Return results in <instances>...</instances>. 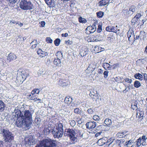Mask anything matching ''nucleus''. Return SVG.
<instances>
[{"mask_svg": "<svg viewBox=\"0 0 147 147\" xmlns=\"http://www.w3.org/2000/svg\"><path fill=\"white\" fill-rule=\"evenodd\" d=\"M32 122L27 121L22 117H18L15 122V125L18 127H22L23 125L24 127H29L32 124Z\"/></svg>", "mask_w": 147, "mask_h": 147, "instance_id": "f257e3e1", "label": "nucleus"}, {"mask_svg": "<svg viewBox=\"0 0 147 147\" xmlns=\"http://www.w3.org/2000/svg\"><path fill=\"white\" fill-rule=\"evenodd\" d=\"M1 132L6 141H11L14 139V134L8 129H2Z\"/></svg>", "mask_w": 147, "mask_h": 147, "instance_id": "f03ea898", "label": "nucleus"}, {"mask_svg": "<svg viewBox=\"0 0 147 147\" xmlns=\"http://www.w3.org/2000/svg\"><path fill=\"white\" fill-rule=\"evenodd\" d=\"M20 8L24 10L32 9L33 5L29 0H22L20 3Z\"/></svg>", "mask_w": 147, "mask_h": 147, "instance_id": "7ed1b4c3", "label": "nucleus"}, {"mask_svg": "<svg viewBox=\"0 0 147 147\" xmlns=\"http://www.w3.org/2000/svg\"><path fill=\"white\" fill-rule=\"evenodd\" d=\"M40 144L43 147H56L57 146L56 141L50 138L43 140Z\"/></svg>", "mask_w": 147, "mask_h": 147, "instance_id": "20e7f679", "label": "nucleus"}, {"mask_svg": "<svg viewBox=\"0 0 147 147\" xmlns=\"http://www.w3.org/2000/svg\"><path fill=\"white\" fill-rule=\"evenodd\" d=\"M32 115L29 110H25L24 112L23 115H22V117L27 121L32 122Z\"/></svg>", "mask_w": 147, "mask_h": 147, "instance_id": "39448f33", "label": "nucleus"}, {"mask_svg": "<svg viewBox=\"0 0 147 147\" xmlns=\"http://www.w3.org/2000/svg\"><path fill=\"white\" fill-rule=\"evenodd\" d=\"M52 133L55 138H59L62 137L63 134V131L57 129H52Z\"/></svg>", "mask_w": 147, "mask_h": 147, "instance_id": "423d86ee", "label": "nucleus"}, {"mask_svg": "<svg viewBox=\"0 0 147 147\" xmlns=\"http://www.w3.org/2000/svg\"><path fill=\"white\" fill-rule=\"evenodd\" d=\"M70 82L68 80L63 79H60L57 82V84L58 86H67Z\"/></svg>", "mask_w": 147, "mask_h": 147, "instance_id": "0eeeda50", "label": "nucleus"}, {"mask_svg": "<svg viewBox=\"0 0 147 147\" xmlns=\"http://www.w3.org/2000/svg\"><path fill=\"white\" fill-rule=\"evenodd\" d=\"M124 142V140L123 139L120 140H116L113 139V140L109 144V145H110L111 144L113 143V146H120L123 144Z\"/></svg>", "mask_w": 147, "mask_h": 147, "instance_id": "6e6552de", "label": "nucleus"}, {"mask_svg": "<svg viewBox=\"0 0 147 147\" xmlns=\"http://www.w3.org/2000/svg\"><path fill=\"white\" fill-rule=\"evenodd\" d=\"M24 143L25 144L28 145H31L35 143L34 140L32 137L30 138H26L24 139Z\"/></svg>", "mask_w": 147, "mask_h": 147, "instance_id": "1a4fd4ad", "label": "nucleus"}, {"mask_svg": "<svg viewBox=\"0 0 147 147\" xmlns=\"http://www.w3.org/2000/svg\"><path fill=\"white\" fill-rule=\"evenodd\" d=\"M88 49L86 47H81L80 51V54L82 57L86 55L88 53Z\"/></svg>", "mask_w": 147, "mask_h": 147, "instance_id": "9d476101", "label": "nucleus"}, {"mask_svg": "<svg viewBox=\"0 0 147 147\" xmlns=\"http://www.w3.org/2000/svg\"><path fill=\"white\" fill-rule=\"evenodd\" d=\"M96 124V123L94 121H90L86 123V125L87 128L90 129L95 128Z\"/></svg>", "mask_w": 147, "mask_h": 147, "instance_id": "9b49d317", "label": "nucleus"}, {"mask_svg": "<svg viewBox=\"0 0 147 147\" xmlns=\"http://www.w3.org/2000/svg\"><path fill=\"white\" fill-rule=\"evenodd\" d=\"M80 131L78 129H66V132H67L68 135L69 136H74L76 134V133H78Z\"/></svg>", "mask_w": 147, "mask_h": 147, "instance_id": "f8f14e48", "label": "nucleus"}, {"mask_svg": "<svg viewBox=\"0 0 147 147\" xmlns=\"http://www.w3.org/2000/svg\"><path fill=\"white\" fill-rule=\"evenodd\" d=\"M86 30L87 32H88V31L90 33H93L96 30V27L95 25H93L92 26H89L88 27Z\"/></svg>", "mask_w": 147, "mask_h": 147, "instance_id": "ddd939ff", "label": "nucleus"}, {"mask_svg": "<svg viewBox=\"0 0 147 147\" xmlns=\"http://www.w3.org/2000/svg\"><path fill=\"white\" fill-rule=\"evenodd\" d=\"M17 58L16 56L13 53H10L7 57V61L10 62L11 61L15 60Z\"/></svg>", "mask_w": 147, "mask_h": 147, "instance_id": "4468645a", "label": "nucleus"}, {"mask_svg": "<svg viewBox=\"0 0 147 147\" xmlns=\"http://www.w3.org/2000/svg\"><path fill=\"white\" fill-rule=\"evenodd\" d=\"M37 53L39 56L41 57H43L48 55V53L47 52L42 51L40 49H39Z\"/></svg>", "mask_w": 147, "mask_h": 147, "instance_id": "2eb2a0df", "label": "nucleus"}, {"mask_svg": "<svg viewBox=\"0 0 147 147\" xmlns=\"http://www.w3.org/2000/svg\"><path fill=\"white\" fill-rule=\"evenodd\" d=\"M95 69V67L94 65L93 64L89 65L88 67L86 70L87 73H90L93 71Z\"/></svg>", "mask_w": 147, "mask_h": 147, "instance_id": "dca6fc26", "label": "nucleus"}, {"mask_svg": "<svg viewBox=\"0 0 147 147\" xmlns=\"http://www.w3.org/2000/svg\"><path fill=\"white\" fill-rule=\"evenodd\" d=\"M136 9V7L135 6L132 5L130 6L128 10V13L130 16L135 12Z\"/></svg>", "mask_w": 147, "mask_h": 147, "instance_id": "f3484780", "label": "nucleus"}, {"mask_svg": "<svg viewBox=\"0 0 147 147\" xmlns=\"http://www.w3.org/2000/svg\"><path fill=\"white\" fill-rule=\"evenodd\" d=\"M69 143L70 144H75L77 142V139L75 136H69Z\"/></svg>", "mask_w": 147, "mask_h": 147, "instance_id": "a211bd4d", "label": "nucleus"}, {"mask_svg": "<svg viewBox=\"0 0 147 147\" xmlns=\"http://www.w3.org/2000/svg\"><path fill=\"white\" fill-rule=\"evenodd\" d=\"M46 69L44 68H42L40 69L37 72L38 75L40 76L41 75L47 74Z\"/></svg>", "mask_w": 147, "mask_h": 147, "instance_id": "6ab92c4d", "label": "nucleus"}, {"mask_svg": "<svg viewBox=\"0 0 147 147\" xmlns=\"http://www.w3.org/2000/svg\"><path fill=\"white\" fill-rule=\"evenodd\" d=\"M106 139L107 140L106 137L100 139L98 140L97 143L100 146H102L107 142Z\"/></svg>", "mask_w": 147, "mask_h": 147, "instance_id": "aec40b11", "label": "nucleus"}, {"mask_svg": "<svg viewBox=\"0 0 147 147\" xmlns=\"http://www.w3.org/2000/svg\"><path fill=\"white\" fill-rule=\"evenodd\" d=\"M141 16V14L140 13L136 14V16L131 20V22L135 24L138 21V19Z\"/></svg>", "mask_w": 147, "mask_h": 147, "instance_id": "412c9836", "label": "nucleus"}, {"mask_svg": "<svg viewBox=\"0 0 147 147\" xmlns=\"http://www.w3.org/2000/svg\"><path fill=\"white\" fill-rule=\"evenodd\" d=\"M109 0H102L98 3L99 6H102L106 5L109 2Z\"/></svg>", "mask_w": 147, "mask_h": 147, "instance_id": "4be33fe9", "label": "nucleus"}, {"mask_svg": "<svg viewBox=\"0 0 147 147\" xmlns=\"http://www.w3.org/2000/svg\"><path fill=\"white\" fill-rule=\"evenodd\" d=\"M127 36L129 40V38L131 36L134 37V31L132 29H130L127 32Z\"/></svg>", "mask_w": 147, "mask_h": 147, "instance_id": "5701e85b", "label": "nucleus"}, {"mask_svg": "<svg viewBox=\"0 0 147 147\" xmlns=\"http://www.w3.org/2000/svg\"><path fill=\"white\" fill-rule=\"evenodd\" d=\"M61 63L60 59L59 58L55 59L53 61L54 65L57 66H61Z\"/></svg>", "mask_w": 147, "mask_h": 147, "instance_id": "b1692460", "label": "nucleus"}, {"mask_svg": "<svg viewBox=\"0 0 147 147\" xmlns=\"http://www.w3.org/2000/svg\"><path fill=\"white\" fill-rule=\"evenodd\" d=\"M72 101L71 98L69 97H66L64 100V102L67 105H69Z\"/></svg>", "mask_w": 147, "mask_h": 147, "instance_id": "393cba45", "label": "nucleus"}, {"mask_svg": "<svg viewBox=\"0 0 147 147\" xmlns=\"http://www.w3.org/2000/svg\"><path fill=\"white\" fill-rule=\"evenodd\" d=\"M5 105L4 102L2 100H0V111H3L5 109Z\"/></svg>", "mask_w": 147, "mask_h": 147, "instance_id": "a878e982", "label": "nucleus"}, {"mask_svg": "<svg viewBox=\"0 0 147 147\" xmlns=\"http://www.w3.org/2000/svg\"><path fill=\"white\" fill-rule=\"evenodd\" d=\"M102 66L105 70H107V69L109 70H110L111 69V66L110 65L107 63H103Z\"/></svg>", "mask_w": 147, "mask_h": 147, "instance_id": "bb28decb", "label": "nucleus"}, {"mask_svg": "<svg viewBox=\"0 0 147 147\" xmlns=\"http://www.w3.org/2000/svg\"><path fill=\"white\" fill-rule=\"evenodd\" d=\"M14 112L16 114L15 116H17V118L18 117H22L21 112L19 109H15Z\"/></svg>", "mask_w": 147, "mask_h": 147, "instance_id": "cd10ccee", "label": "nucleus"}, {"mask_svg": "<svg viewBox=\"0 0 147 147\" xmlns=\"http://www.w3.org/2000/svg\"><path fill=\"white\" fill-rule=\"evenodd\" d=\"M52 129L50 127L45 128L44 130V133L46 135H48L50 132H52Z\"/></svg>", "mask_w": 147, "mask_h": 147, "instance_id": "c85d7f7f", "label": "nucleus"}, {"mask_svg": "<svg viewBox=\"0 0 147 147\" xmlns=\"http://www.w3.org/2000/svg\"><path fill=\"white\" fill-rule=\"evenodd\" d=\"M30 44L32 45L31 48L32 49L35 48L38 45V42L36 40H34L30 43Z\"/></svg>", "mask_w": 147, "mask_h": 147, "instance_id": "c756f323", "label": "nucleus"}, {"mask_svg": "<svg viewBox=\"0 0 147 147\" xmlns=\"http://www.w3.org/2000/svg\"><path fill=\"white\" fill-rule=\"evenodd\" d=\"M135 78L139 80H142L143 78V76L140 73H136L134 76Z\"/></svg>", "mask_w": 147, "mask_h": 147, "instance_id": "7c9ffc66", "label": "nucleus"}, {"mask_svg": "<svg viewBox=\"0 0 147 147\" xmlns=\"http://www.w3.org/2000/svg\"><path fill=\"white\" fill-rule=\"evenodd\" d=\"M28 98L30 100H33L35 99V97L36 96L35 95L33 94V93H32V92H31V94L30 95H27Z\"/></svg>", "mask_w": 147, "mask_h": 147, "instance_id": "2f4dec72", "label": "nucleus"}, {"mask_svg": "<svg viewBox=\"0 0 147 147\" xmlns=\"http://www.w3.org/2000/svg\"><path fill=\"white\" fill-rule=\"evenodd\" d=\"M133 143V140H130L125 142L126 145L127 147H132L133 145L132 144Z\"/></svg>", "mask_w": 147, "mask_h": 147, "instance_id": "473e14b6", "label": "nucleus"}, {"mask_svg": "<svg viewBox=\"0 0 147 147\" xmlns=\"http://www.w3.org/2000/svg\"><path fill=\"white\" fill-rule=\"evenodd\" d=\"M56 55L57 56V58L59 59H61L63 58V55L62 52L60 51H57Z\"/></svg>", "mask_w": 147, "mask_h": 147, "instance_id": "72a5a7b5", "label": "nucleus"}, {"mask_svg": "<svg viewBox=\"0 0 147 147\" xmlns=\"http://www.w3.org/2000/svg\"><path fill=\"white\" fill-rule=\"evenodd\" d=\"M140 37L141 39H144L146 38V32L144 31H141L140 32Z\"/></svg>", "mask_w": 147, "mask_h": 147, "instance_id": "f704fd0d", "label": "nucleus"}, {"mask_svg": "<svg viewBox=\"0 0 147 147\" xmlns=\"http://www.w3.org/2000/svg\"><path fill=\"white\" fill-rule=\"evenodd\" d=\"M11 141H6L4 143V147H11L12 144L11 143Z\"/></svg>", "mask_w": 147, "mask_h": 147, "instance_id": "c9c22d12", "label": "nucleus"}, {"mask_svg": "<svg viewBox=\"0 0 147 147\" xmlns=\"http://www.w3.org/2000/svg\"><path fill=\"white\" fill-rule=\"evenodd\" d=\"M105 123L107 126L110 125L112 124L111 120L109 119H106L104 121Z\"/></svg>", "mask_w": 147, "mask_h": 147, "instance_id": "e433bc0d", "label": "nucleus"}, {"mask_svg": "<svg viewBox=\"0 0 147 147\" xmlns=\"http://www.w3.org/2000/svg\"><path fill=\"white\" fill-rule=\"evenodd\" d=\"M58 130H60L61 131H63V125L61 123H58V126L56 129Z\"/></svg>", "mask_w": 147, "mask_h": 147, "instance_id": "4c0bfd02", "label": "nucleus"}, {"mask_svg": "<svg viewBox=\"0 0 147 147\" xmlns=\"http://www.w3.org/2000/svg\"><path fill=\"white\" fill-rule=\"evenodd\" d=\"M21 77L24 80L26 79L27 77V74L25 73L24 71H22L21 72Z\"/></svg>", "mask_w": 147, "mask_h": 147, "instance_id": "58836bf2", "label": "nucleus"}, {"mask_svg": "<svg viewBox=\"0 0 147 147\" xmlns=\"http://www.w3.org/2000/svg\"><path fill=\"white\" fill-rule=\"evenodd\" d=\"M118 28V26H116V27L111 26V32H115L116 33H117V30Z\"/></svg>", "mask_w": 147, "mask_h": 147, "instance_id": "ea45409f", "label": "nucleus"}, {"mask_svg": "<svg viewBox=\"0 0 147 147\" xmlns=\"http://www.w3.org/2000/svg\"><path fill=\"white\" fill-rule=\"evenodd\" d=\"M134 86L136 88H138L141 86V84L139 82L136 80L134 82Z\"/></svg>", "mask_w": 147, "mask_h": 147, "instance_id": "a19ab883", "label": "nucleus"}, {"mask_svg": "<svg viewBox=\"0 0 147 147\" xmlns=\"http://www.w3.org/2000/svg\"><path fill=\"white\" fill-rule=\"evenodd\" d=\"M79 21L80 22L82 23H85L87 22V20L86 19L81 17L79 18Z\"/></svg>", "mask_w": 147, "mask_h": 147, "instance_id": "79ce46f5", "label": "nucleus"}, {"mask_svg": "<svg viewBox=\"0 0 147 147\" xmlns=\"http://www.w3.org/2000/svg\"><path fill=\"white\" fill-rule=\"evenodd\" d=\"M70 125L72 127H74L76 124V121L74 120H70L69 121Z\"/></svg>", "mask_w": 147, "mask_h": 147, "instance_id": "37998d69", "label": "nucleus"}, {"mask_svg": "<svg viewBox=\"0 0 147 147\" xmlns=\"http://www.w3.org/2000/svg\"><path fill=\"white\" fill-rule=\"evenodd\" d=\"M61 40L59 38H57L54 41V42L55 45L56 46H58L59 45Z\"/></svg>", "mask_w": 147, "mask_h": 147, "instance_id": "c03bdc74", "label": "nucleus"}, {"mask_svg": "<svg viewBox=\"0 0 147 147\" xmlns=\"http://www.w3.org/2000/svg\"><path fill=\"white\" fill-rule=\"evenodd\" d=\"M123 79L120 77H118L115 78V81L118 83L122 82V79Z\"/></svg>", "mask_w": 147, "mask_h": 147, "instance_id": "a18cd8bd", "label": "nucleus"}, {"mask_svg": "<svg viewBox=\"0 0 147 147\" xmlns=\"http://www.w3.org/2000/svg\"><path fill=\"white\" fill-rule=\"evenodd\" d=\"M97 17L99 18L102 17L104 15V13L102 11H99L96 13Z\"/></svg>", "mask_w": 147, "mask_h": 147, "instance_id": "49530a36", "label": "nucleus"}, {"mask_svg": "<svg viewBox=\"0 0 147 147\" xmlns=\"http://www.w3.org/2000/svg\"><path fill=\"white\" fill-rule=\"evenodd\" d=\"M95 93L92 91H90L89 94V95L92 98H95V97H96L95 95Z\"/></svg>", "mask_w": 147, "mask_h": 147, "instance_id": "de8ad7c7", "label": "nucleus"}, {"mask_svg": "<svg viewBox=\"0 0 147 147\" xmlns=\"http://www.w3.org/2000/svg\"><path fill=\"white\" fill-rule=\"evenodd\" d=\"M123 13L125 16H130L129 14V11L127 9H124L123 11Z\"/></svg>", "mask_w": 147, "mask_h": 147, "instance_id": "09e8293b", "label": "nucleus"}, {"mask_svg": "<svg viewBox=\"0 0 147 147\" xmlns=\"http://www.w3.org/2000/svg\"><path fill=\"white\" fill-rule=\"evenodd\" d=\"M141 140L140 138H139L137 140L136 142V145L138 147H139L140 146V145H141Z\"/></svg>", "mask_w": 147, "mask_h": 147, "instance_id": "8fccbe9b", "label": "nucleus"}, {"mask_svg": "<svg viewBox=\"0 0 147 147\" xmlns=\"http://www.w3.org/2000/svg\"><path fill=\"white\" fill-rule=\"evenodd\" d=\"M94 50L96 51H98V49H100V51L101 52L102 51L104 50V49L102 47H100L98 46H96L94 48Z\"/></svg>", "mask_w": 147, "mask_h": 147, "instance_id": "3c124183", "label": "nucleus"}, {"mask_svg": "<svg viewBox=\"0 0 147 147\" xmlns=\"http://www.w3.org/2000/svg\"><path fill=\"white\" fill-rule=\"evenodd\" d=\"M74 111L75 113L79 114L81 113V110L79 108H76L74 109Z\"/></svg>", "mask_w": 147, "mask_h": 147, "instance_id": "603ef678", "label": "nucleus"}, {"mask_svg": "<svg viewBox=\"0 0 147 147\" xmlns=\"http://www.w3.org/2000/svg\"><path fill=\"white\" fill-rule=\"evenodd\" d=\"M32 92L34 94H38L40 92V90L38 89H35L33 90Z\"/></svg>", "mask_w": 147, "mask_h": 147, "instance_id": "864d4df0", "label": "nucleus"}, {"mask_svg": "<svg viewBox=\"0 0 147 147\" xmlns=\"http://www.w3.org/2000/svg\"><path fill=\"white\" fill-rule=\"evenodd\" d=\"M137 104L135 103L134 104H132L131 105V108L134 110H136L138 109V108L137 106Z\"/></svg>", "mask_w": 147, "mask_h": 147, "instance_id": "5fc2aeb1", "label": "nucleus"}, {"mask_svg": "<svg viewBox=\"0 0 147 147\" xmlns=\"http://www.w3.org/2000/svg\"><path fill=\"white\" fill-rule=\"evenodd\" d=\"M46 3L48 5H52L54 3V0H45Z\"/></svg>", "mask_w": 147, "mask_h": 147, "instance_id": "6e6d98bb", "label": "nucleus"}, {"mask_svg": "<svg viewBox=\"0 0 147 147\" xmlns=\"http://www.w3.org/2000/svg\"><path fill=\"white\" fill-rule=\"evenodd\" d=\"M102 25L100 24H98V28L97 30V32L98 33H100L102 31Z\"/></svg>", "mask_w": 147, "mask_h": 147, "instance_id": "4d7b16f0", "label": "nucleus"}, {"mask_svg": "<svg viewBox=\"0 0 147 147\" xmlns=\"http://www.w3.org/2000/svg\"><path fill=\"white\" fill-rule=\"evenodd\" d=\"M46 40L48 43H52L53 42L52 40L50 37H47Z\"/></svg>", "mask_w": 147, "mask_h": 147, "instance_id": "13d9d810", "label": "nucleus"}, {"mask_svg": "<svg viewBox=\"0 0 147 147\" xmlns=\"http://www.w3.org/2000/svg\"><path fill=\"white\" fill-rule=\"evenodd\" d=\"M93 119L94 120L96 121H98L100 119L99 116L97 115H95L93 117Z\"/></svg>", "mask_w": 147, "mask_h": 147, "instance_id": "bf43d9fd", "label": "nucleus"}, {"mask_svg": "<svg viewBox=\"0 0 147 147\" xmlns=\"http://www.w3.org/2000/svg\"><path fill=\"white\" fill-rule=\"evenodd\" d=\"M125 82H127L128 83H131L132 82V81L131 79L129 78H126L124 79Z\"/></svg>", "mask_w": 147, "mask_h": 147, "instance_id": "052dcab7", "label": "nucleus"}, {"mask_svg": "<svg viewBox=\"0 0 147 147\" xmlns=\"http://www.w3.org/2000/svg\"><path fill=\"white\" fill-rule=\"evenodd\" d=\"M34 100L37 103L41 102V100L40 99L37 98H35Z\"/></svg>", "mask_w": 147, "mask_h": 147, "instance_id": "680f3d73", "label": "nucleus"}, {"mask_svg": "<svg viewBox=\"0 0 147 147\" xmlns=\"http://www.w3.org/2000/svg\"><path fill=\"white\" fill-rule=\"evenodd\" d=\"M124 134L123 133H118L116 135V136L118 137L119 138H121L123 137V135Z\"/></svg>", "mask_w": 147, "mask_h": 147, "instance_id": "e2e57ef3", "label": "nucleus"}, {"mask_svg": "<svg viewBox=\"0 0 147 147\" xmlns=\"http://www.w3.org/2000/svg\"><path fill=\"white\" fill-rule=\"evenodd\" d=\"M22 145L19 144H12L11 147H22Z\"/></svg>", "mask_w": 147, "mask_h": 147, "instance_id": "0e129e2a", "label": "nucleus"}, {"mask_svg": "<svg viewBox=\"0 0 147 147\" xmlns=\"http://www.w3.org/2000/svg\"><path fill=\"white\" fill-rule=\"evenodd\" d=\"M108 73L109 71H105L104 72L103 74L104 75V77L105 78H106L107 77Z\"/></svg>", "mask_w": 147, "mask_h": 147, "instance_id": "69168bd1", "label": "nucleus"}, {"mask_svg": "<svg viewBox=\"0 0 147 147\" xmlns=\"http://www.w3.org/2000/svg\"><path fill=\"white\" fill-rule=\"evenodd\" d=\"M111 26H108L106 28V30L107 31L111 32Z\"/></svg>", "mask_w": 147, "mask_h": 147, "instance_id": "338daca9", "label": "nucleus"}, {"mask_svg": "<svg viewBox=\"0 0 147 147\" xmlns=\"http://www.w3.org/2000/svg\"><path fill=\"white\" fill-rule=\"evenodd\" d=\"M87 111L89 114H92L93 113L94 111L91 109H89Z\"/></svg>", "mask_w": 147, "mask_h": 147, "instance_id": "774afa93", "label": "nucleus"}]
</instances>
